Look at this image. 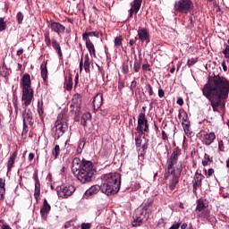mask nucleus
<instances>
[{
    "label": "nucleus",
    "instance_id": "nucleus-1",
    "mask_svg": "<svg viewBox=\"0 0 229 229\" xmlns=\"http://www.w3.org/2000/svg\"><path fill=\"white\" fill-rule=\"evenodd\" d=\"M202 95L209 101L213 112H219V106L224 110L229 96V81L225 76L213 73L202 88Z\"/></svg>",
    "mask_w": 229,
    "mask_h": 229
},
{
    "label": "nucleus",
    "instance_id": "nucleus-2",
    "mask_svg": "<svg viewBox=\"0 0 229 229\" xmlns=\"http://www.w3.org/2000/svg\"><path fill=\"white\" fill-rule=\"evenodd\" d=\"M102 193L106 196H114L121 191V174L117 172L104 174L100 177Z\"/></svg>",
    "mask_w": 229,
    "mask_h": 229
},
{
    "label": "nucleus",
    "instance_id": "nucleus-3",
    "mask_svg": "<svg viewBox=\"0 0 229 229\" xmlns=\"http://www.w3.org/2000/svg\"><path fill=\"white\" fill-rule=\"evenodd\" d=\"M94 174H96V169H94V164L92 161L82 159V165L79 171L73 174V176L77 178L78 182L82 184L90 183L94 180Z\"/></svg>",
    "mask_w": 229,
    "mask_h": 229
},
{
    "label": "nucleus",
    "instance_id": "nucleus-4",
    "mask_svg": "<svg viewBox=\"0 0 229 229\" xmlns=\"http://www.w3.org/2000/svg\"><path fill=\"white\" fill-rule=\"evenodd\" d=\"M179 164L180 165L176 166L175 170H166L165 174V180H168V189L170 191H174L180 182V176H182V171H183V164L182 162Z\"/></svg>",
    "mask_w": 229,
    "mask_h": 229
},
{
    "label": "nucleus",
    "instance_id": "nucleus-5",
    "mask_svg": "<svg viewBox=\"0 0 229 229\" xmlns=\"http://www.w3.org/2000/svg\"><path fill=\"white\" fill-rule=\"evenodd\" d=\"M62 117V114H58L57 120L55 121L54 128L52 129L55 140H58L60 137H64V133L69 130V123L64 121Z\"/></svg>",
    "mask_w": 229,
    "mask_h": 229
},
{
    "label": "nucleus",
    "instance_id": "nucleus-6",
    "mask_svg": "<svg viewBox=\"0 0 229 229\" xmlns=\"http://www.w3.org/2000/svg\"><path fill=\"white\" fill-rule=\"evenodd\" d=\"M133 218L132 226H141L142 223H146L149 219V211L143 209L142 206H140L135 209Z\"/></svg>",
    "mask_w": 229,
    "mask_h": 229
},
{
    "label": "nucleus",
    "instance_id": "nucleus-7",
    "mask_svg": "<svg viewBox=\"0 0 229 229\" xmlns=\"http://www.w3.org/2000/svg\"><path fill=\"white\" fill-rule=\"evenodd\" d=\"M193 8L192 0H178L174 4V10L179 13H189Z\"/></svg>",
    "mask_w": 229,
    "mask_h": 229
},
{
    "label": "nucleus",
    "instance_id": "nucleus-8",
    "mask_svg": "<svg viewBox=\"0 0 229 229\" xmlns=\"http://www.w3.org/2000/svg\"><path fill=\"white\" fill-rule=\"evenodd\" d=\"M182 155V149L178 147L174 148L170 157L166 160V171L175 170L174 165L178 164L180 156Z\"/></svg>",
    "mask_w": 229,
    "mask_h": 229
},
{
    "label": "nucleus",
    "instance_id": "nucleus-9",
    "mask_svg": "<svg viewBox=\"0 0 229 229\" xmlns=\"http://www.w3.org/2000/svg\"><path fill=\"white\" fill-rule=\"evenodd\" d=\"M76 188L73 185L62 184L56 187L57 196L58 198H62V199H67V198L74 194Z\"/></svg>",
    "mask_w": 229,
    "mask_h": 229
},
{
    "label": "nucleus",
    "instance_id": "nucleus-10",
    "mask_svg": "<svg viewBox=\"0 0 229 229\" xmlns=\"http://www.w3.org/2000/svg\"><path fill=\"white\" fill-rule=\"evenodd\" d=\"M136 131H139L141 135H144V133H149V123H148V118H146L145 113H140L138 116Z\"/></svg>",
    "mask_w": 229,
    "mask_h": 229
},
{
    "label": "nucleus",
    "instance_id": "nucleus-11",
    "mask_svg": "<svg viewBox=\"0 0 229 229\" xmlns=\"http://www.w3.org/2000/svg\"><path fill=\"white\" fill-rule=\"evenodd\" d=\"M81 103H83V96L80 93H75L72 98L71 113L78 115L80 110H81Z\"/></svg>",
    "mask_w": 229,
    "mask_h": 229
},
{
    "label": "nucleus",
    "instance_id": "nucleus-12",
    "mask_svg": "<svg viewBox=\"0 0 229 229\" xmlns=\"http://www.w3.org/2000/svg\"><path fill=\"white\" fill-rule=\"evenodd\" d=\"M21 90H22L21 101L23 102L22 106H24L25 108H28V106L31 105V101H33L35 91L33 90V88H27Z\"/></svg>",
    "mask_w": 229,
    "mask_h": 229
},
{
    "label": "nucleus",
    "instance_id": "nucleus-13",
    "mask_svg": "<svg viewBox=\"0 0 229 229\" xmlns=\"http://www.w3.org/2000/svg\"><path fill=\"white\" fill-rule=\"evenodd\" d=\"M205 179V175L202 174H199L198 171L195 173L193 181H192V192L195 196H198V190L201 189L203 185V180Z\"/></svg>",
    "mask_w": 229,
    "mask_h": 229
},
{
    "label": "nucleus",
    "instance_id": "nucleus-14",
    "mask_svg": "<svg viewBox=\"0 0 229 229\" xmlns=\"http://www.w3.org/2000/svg\"><path fill=\"white\" fill-rule=\"evenodd\" d=\"M137 33H138L137 38L138 40H140V42H141V44H144L145 42L146 46H148V44L151 42L149 30L146 28L139 27Z\"/></svg>",
    "mask_w": 229,
    "mask_h": 229
},
{
    "label": "nucleus",
    "instance_id": "nucleus-15",
    "mask_svg": "<svg viewBox=\"0 0 229 229\" xmlns=\"http://www.w3.org/2000/svg\"><path fill=\"white\" fill-rule=\"evenodd\" d=\"M47 24L48 28H50L51 31L57 35H64V33H65V26L58 21H55L53 20L49 21V20H47Z\"/></svg>",
    "mask_w": 229,
    "mask_h": 229
},
{
    "label": "nucleus",
    "instance_id": "nucleus-16",
    "mask_svg": "<svg viewBox=\"0 0 229 229\" xmlns=\"http://www.w3.org/2000/svg\"><path fill=\"white\" fill-rule=\"evenodd\" d=\"M90 64L92 62L90 61V57L89 56V54H86L84 56V64H83V54L81 56V61L79 64L80 72H81L84 69L86 74H90Z\"/></svg>",
    "mask_w": 229,
    "mask_h": 229
},
{
    "label": "nucleus",
    "instance_id": "nucleus-17",
    "mask_svg": "<svg viewBox=\"0 0 229 229\" xmlns=\"http://www.w3.org/2000/svg\"><path fill=\"white\" fill-rule=\"evenodd\" d=\"M51 212V205L47 202V199H44L43 205L40 208V216L44 221L47 220V216Z\"/></svg>",
    "mask_w": 229,
    "mask_h": 229
},
{
    "label": "nucleus",
    "instance_id": "nucleus-18",
    "mask_svg": "<svg viewBox=\"0 0 229 229\" xmlns=\"http://www.w3.org/2000/svg\"><path fill=\"white\" fill-rule=\"evenodd\" d=\"M99 191H101V192H103V184L93 185L85 191L83 198L85 199H89V198H90V196H94V195L98 194V192H99Z\"/></svg>",
    "mask_w": 229,
    "mask_h": 229
},
{
    "label": "nucleus",
    "instance_id": "nucleus-19",
    "mask_svg": "<svg viewBox=\"0 0 229 229\" xmlns=\"http://www.w3.org/2000/svg\"><path fill=\"white\" fill-rule=\"evenodd\" d=\"M198 217H199L201 221H208V223H214V221H216V216L211 215L208 209L200 211V214L198 215Z\"/></svg>",
    "mask_w": 229,
    "mask_h": 229
},
{
    "label": "nucleus",
    "instance_id": "nucleus-20",
    "mask_svg": "<svg viewBox=\"0 0 229 229\" xmlns=\"http://www.w3.org/2000/svg\"><path fill=\"white\" fill-rule=\"evenodd\" d=\"M20 87L21 89H31V76L30 75V73L23 74L20 81Z\"/></svg>",
    "mask_w": 229,
    "mask_h": 229
},
{
    "label": "nucleus",
    "instance_id": "nucleus-21",
    "mask_svg": "<svg viewBox=\"0 0 229 229\" xmlns=\"http://www.w3.org/2000/svg\"><path fill=\"white\" fill-rule=\"evenodd\" d=\"M22 123H29L30 126H33V112L30 108H25L22 113Z\"/></svg>",
    "mask_w": 229,
    "mask_h": 229
},
{
    "label": "nucleus",
    "instance_id": "nucleus-22",
    "mask_svg": "<svg viewBox=\"0 0 229 229\" xmlns=\"http://www.w3.org/2000/svg\"><path fill=\"white\" fill-rule=\"evenodd\" d=\"M93 108L98 111L101 106H103V95L102 93H98L93 98Z\"/></svg>",
    "mask_w": 229,
    "mask_h": 229
},
{
    "label": "nucleus",
    "instance_id": "nucleus-23",
    "mask_svg": "<svg viewBox=\"0 0 229 229\" xmlns=\"http://www.w3.org/2000/svg\"><path fill=\"white\" fill-rule=\"evenodd\" d=\"M216 140V133L209 132L203 135L202 142L205 146H210Z\"/></svg>",
    "mask_w": 229,
    "mask_h": 229
},
{
    "label": "nucleus",
    "instance_id": "nucleus-24",
    "mask_svg": "<svg viewBox=\"0 0 229 229\" xmlns=\"http://www.w3.org/2000/svg\"><path fill=\"white\" fill-rule=\"evenodd\" d=\"M83 165V160L80 159V157H74L72 162V173L74 174V173H77V171H80V168Z\"/></svg>",
    "mask_w": 229,
    "mask_h": 229
},
{
    "label": "nucleus",
    "instance_id": "nucleus-25",
    "mask_svg": "<svg viewBox=\"0 0 229 229\" xmlns=\"http://www.w3.org/2000/svg\"><path fill=\"white\" fill-rule=\"evenodd\" d=\"M37 110L39 115V118L41 119V121H44L46 117V112L44 111V100L42 99V98L41 99L38 100Z\"/></svg>",
    "mask_w": 229,
    "mask_h": 229
},
{
    "label": "nucleus",
    "instance_id": "nucleus-26",
    "mask_svg": "<svg viewBox=\"0 0 229 229\" xmlns=\"http://www.w3.org/2000/svg\"><path fill=\"white\" fill-rule=\"evenodd\" d=\"M17 155L18 152L17 150H15L14 152H13L8 159L7 162V173H10L12 171V168L13 167L14 164H15V160L17 159Z\"/></svg>",
    "mask_w": 229,
    "mask_h": 229
},
{
    "label": "nucleus",
    "instance_id": "nucleus-27",
    "mask_svg": "<svg viewBox=\"0 0 229 229\" xmlns=\"http://www.w3.org/2000/svg\"><path fill=\"white\" fill-rule=\"evenodd\" d=\"M17 155L18 152L17 150H15L14 152H13L8 159L7 162V173H10L12 171V168L13 167L14 164H15V160L17 159Z\"/></svg>",
    "mask_w": 229,
    "mask_h": 229
},
{
    "label": "nucleus",
    "instance_id": "nucleus-28",
    "mask_svg": "<svg viewBox=\"0 0 229 229\" xmlns=\"http://www.w3.org/2000/svg\"><path fill=\"white\" fill-rule=\"evenodd\" d=\"M52 47L55 49V53H57L59 60L64 58V54L62 53V47H60V43L56 41V39H52Z\"/></svg>",
    "mask_w": 229,
    "mask_h": 229
},
{
    "label": "nucleus",
    "instance_id": "nucleus-29",
    "mask_svg": "<svg viewBox=\"0 0 229 229\" xmlns=\"http://www.w3.org/2000/svg\"><path fill=\"white\" fill-rule=\"evenodd\" d=\"M72 75L69 74V76L64 77V89L67 90V92H71L72 90Z\"/></svg>",
    "mask_w": 229,
    "mask_h": 229
},
{
    "label": "nucleus",
    "instance_id": "nucleus-30",
    "mask_svg": "<svg viewBox=\"0 0 229 229\" xmlns=\"http://www.w3.org/2000/svg\"><path fill=\"white\" fill-rule=\"evenodd\" d=\"M89 37H96V38H99V31H85L82 33V40L91 41Z\"/></svg>",
    "mask_w": 229,
    "mask_h": 229
},
{
    "label": "nucleus",
    "instance_id": "nucleus-31",
    "mask_svg": "<svg viewBox=\"0 0 229 229\" xmlns=\"http://www.w3.org/2000/svg\"><path fill=\"white\" fill-rule=\"evenodd\" d=\"M86 44V48L88 49L90 56L96 58V47H94V43L92 41H84Z\"/></svg>",
    "mask_w": 229,
    "mask_h": 229
},
{
    "label": "nucleus",
    "instance_id": "nucleus-32",
    "mask_svg": "<svg viewBox=\"0 0 229 229\" xmlns=\"http://www.w3.org/2000/svg\"><path fill=\"white\" fill-rule=\"evenodd\" d=\"M196 212H203V210H205V208H207V205H205V199H199L196 201Z\"/></svg>",
    "mask_w": 229,
    "mask_h": 229
},
{
    "label": "nucleus",
    "instance_id": "nucleus-33",
    "mask_svg": "<svg viewBox=\"0 0 229 229\" xmlns=\"http://www.w3.org/2000/svg\"><path fill=\"white\" fill-rule=\"evenodd\" d=\"M92 119V114H90L89 112L84 113L81 118V124H82V126L87 127V123H89V121H91Z\"/></svg>",
    "mask_w": 229,
    "mask_h": 229
},
{
    "label": "nucleus",
    "instance_id": "nucleus-34",
    "mask_svg": "<svg viewBox=\"0 0 229 229\" xmlns=\"http://www.w3.org/2000/svg\"><path fill=\"white\" fill-rule=\"evenodd\" d=\"M151 207H153V199H147L141 204V208L143 210H146L147 212H149V208H151Z\"/></svg>",
    "mask_w": 229,
    "mask_h": 229
},
{
    "label": "nucleus",
    "instance_id": "nucleus-35",
    "mask_svg": "<svg viewBox=\"0 0 229 229\" xmlns=\"http://www.w3.org/2000/svg\"><path fill=\"white\" fill-rule=\"evenodd\" d=\"M140 67H142V57H140L137 59V56H135V61L133 64V72H140Z\"/></svg>",
    "mask_w": 229,
    "mask_h": 229
},
{
    "label": "nucleus",
    "instance_id": "nucleus-36",
    "mask_svg": "<svg viewBox=\"0 0 229 229\" xmlns=\"http://www.w3.org/2000/svg\"><path fill=\"white\" fill-rule=\"evenodd\" d=\"M34 198L36 201H38L40 198V181L35 182Z\"/></svg>",
    "mask_w": 229,
    "mask_h": 229
},
{
    "label": "nucleus",
    "instance_id": "nucleus-37",
    "mask_svg": "<svg viewBox=\"0 0 229 229\" xmlns=\"http://www.w3.org/2000/svg\"><path fill=\"white\" fill-rule=\"evenodd\" d=\"M182 126L184 130L185 135H187V137H191L192 135V131H191V122H187V123H182Z\"/></svg>",
    "mask_w": 229,
    "mask_h": 229
},
{
    "label": "nucleus",
    "instance_id": "nucleus-38",
    "mask_svg": "<svg viewBox=\"0 0 229 229\" xmlns=\"http://www.w3.org/2000/svg\"><path fill=\"white\" fill-rule=\"evenodd\" d=\"M40 70H41V78L43 79L44 81H47V65L42 64L40 65Z\"/></svg>",
    "mask_w": 229,
    "mask_h": 229
},
{
    "label": "nucleus",
    "instance_id": "nucleus-39",
    "mask_svg": "<svg viewBox=\"0 0 229 229\" xmlns=\"http://www.w3.org/2000/svg\"><path fill=\"white\" fill-rule=\"evenodd\" d=\"M0 76L3 78H8V76H10V72L8 71L6 64H3L0 68Z\"/></svg>",
    "mask_w": 229,
    "mask_h": 229
},
{
    "label": "nucleus",
    "instance_id": "nucleus-40",
    "mask_svg": "<svg viewBox=\"0 0 229 229\" xmlns=\"http://www.w3.org/2000/svg\"><path fill=\"white\" fill-rule=\"evenodd\" d=\"M131 6L134 8L135 11L140 10V6H142V0H133L132 3H131Z\"/></svg>",
    "mask_w": 229,
    "mask_h": 229
},
{
    "label": "nucleus",
    "instance_id": "nucleus-41",
    "mask_svg": "<svg viewBox=\"0 0 229 229\" xmlns=\"http://www.w3.org/2000/svg\"><path fill=\"white\" fill-rule=\"evenodd\" d=\"M135 146L136 148H140V146H142V134H137V132H135Z\"/></svg>",
    "mask_w": 229,
    "mask_h": 229
},
{
    "label": "nucleus",
    "instance_id": "nucleus-42",
    "mask_svg": "<svg viewBox=\"0 0 229 229\" xmlns=\"http://www.w3.org/2000/svg\"><path fill=\"white\" fill-rule=\"evenodd\" d=\"M60 156V145H55L52 150V157H54L55 160L58 158Z\"/></svg>",
    "mask_w": 229,
    "mask_h": 229
},
{
    "label": "nucleus",
    "instance_id": "nucleus-43",
    "mask_svg": "<svg viewBox=\"0 0 229 229\" xmlns=\"http://www.w3.org/2000/svg\"><path fill=\"white\" fill-rule=\"evenodd\" d=\"M44 38H45V44L47 47H51V37H50L49 31H47L44 33Z\"/></svg>",
    "mask_w": 229,
    "mask_h": 229
},
{
    "label": "nucleus",
    "instance_id": "nucleus-44",
    "mask_svg": "<svg viewBox=\"0 0 229 229\" xmlns=\"http://www.w3.org/2000/svg\"><path fill=\"white\" fill-rule=\"evenodd\" d=\"M148 148H149V139H145V144L141 146V157H144L146 155V149H148Z\"/></svg>",
    "mask_w": 229,
    "mask_h": 229
},
{
    "label": "nucleus",
    "instance_id": "nucleus-45",
    "mask_svg": "<svg viewBox=\"0 0 229 229\" xmlns=\"http://www.w3.org/2000/svg\"><path fill=\"white\" fill-rule=\"evenodd\" d=\"M121 46H123V36H118L114 38V47H116V49H119Z\"/></svg>",
    "mask_w": 229,
    "mask_h": 229
},
{
    "label": "nucleus",
    "instance_id": "nucleus-46",
    "mask_svg": "<svg viewBox=\"0 0 229 229\" xmlns=\"http://www.w3.org/2000/svg\"><path fill=\"white\" fill-rule=\"evenodd\" d=\"M165 225H167V218L161 217L157 222V228H165Z\"/></svg>",
    "mask_w": 229,
    "mask_h": 229
},
{
    "label": "nucleus",
    "instance_id": "nucleus-47",
    "mask_svg": "<svg viewBox=\"0 0 229 229\" xmlns=\"http://www.w3.org/2000/svg\"><path fill=\"white\" fill-rule=\"evenodd\" d=\"M16 21L17 24H22V21H24V13H22V12H18L16 14Z\"/></svg>",
    "mask_w": 229,
    "mask_h": 229
},
{
    "label": "nucleus",
    "instance_id": "nucleus-48",
    "mask_svg": "<svg viewBox=\"0 0 229 229\" xmlns=\"http://www.w3.org/2000/svg\"><path fill=\"white\" fill-rule=\"evenodd\" d=\"M208 162H212V158H210V156H208V154L205 153L204 160L202 161V165L204 167H207V165H208Z\"/></svg>",
    "mask_w": 229,
    "mask_h": 229
},
{
    "label": "nucleus",
    "instance_id": "nucleus-49",
    "mask_svg": "<svg viewBox=\"0 0 229 229\" xmlns=\"http://www.w3.org/2000/svg\"><path fill=\"white\" fill-rule=\"evenodd\" d=\"M145 92H148V96H153V88L151 87V84L146 83L145 84Z\"/></svg>",
    "mask_w": 229,
    "mask_h": 229
},
{
    "label": "nucleus",
    "instance_id": "nucleus-50",
    "mask_svg": "<svg viewBox=\"0 0 229 229\" xmlns=\"http://www.w3.org/2000/svg\"><path fill=\"white\" fill-rule=\"evenodd\" d=\"M6 30V21H4V18H0V32L4 31Z\"/></svg>",
    "mask_w": 229,
    "mask_h": 229
},
{
    "label": "nucleus",
    "instance_id": "nucleus-51",
    "mask_svg": "<svg viewBox=\"0 0 229 229\" xmlns=\"http://www.w3.org/2000/svg\"><path fill=\"white\" fill-rule=\"evenodd\" d=\"M4 194H6V189L4 186H0V200L3 201L4 199Z\"/></svg>",
    "mask_w": 229,
    "mask_h": 229
},
{
    "label": "nucleus",
    "instance_id": "nucleus-52",
    "mask_svg": "<svg viewBox=\"0 0 229 229\" xmlns=\"http://www.w3.org/2000/svg\"><path fill=\"white\" fill-rule=\"evenodd\" d=\"M86 142H87V138H81L80 140H79L78 147L84 149Z\"/></svg>",
    "mask_w": 229,
    "mask_h": 229
},
{
    "label": "nucleus",
    "instance_id": "nucleus-53",
    "mask_svg": "<svg viewBox=\"0 0 229 229\" xmlns=\"http://www.w3.org/2000/svg\"><path fill=\"white\" fill-rule=\"evenodd\" d=\"M141 69L144 72H151V66L149 64H142Z\"/></svg>",
    "mask_w": 229,
    "mask_h": 229
},
{
    "label": "nucleus",
    "instance_id": "nucleus-54",
    "mask_svg": "<svg viewBox=\"0 0 229 229\" xmlns=\"http://www.w3.org/2000/svg\"><path fill=\"white\" fill-rule=\"evenodd\" d=\"M137 88V81L133 80L131 82V86H130V90L131 91L132 94H135V89Z\"/></svg>",
    "mask_w": 229,
    "mask_h": 229
},
{
    "label": "nucleus",
    "instance_id": "nucleus-55",
    "mask_svg": "<svg viewBox=\"0 0 229 229\" xmlns=\"http://www.w3.org/2000/svg\"><path fill=\"white\" fill-rule=\"evenodd\" d=\"M197 63H198L197 58H191V59H188L187 65L188 67H192V65H194V64H197Z\"/></svg>",
    "mask_w": 229,
    "mask_h": 229
},
{
    "label": "nucleus",
    "instance_id": "nucleus-56",
    "mask_svg": "<svg viewBox=\"0 0 229 229\" xmlns=\"http://www.w3.org/2000/svg\"><path fill=\"white\" fill-rule=\"evenodd\" d=\"M182 225V222L179 220L178 222H174L169 229H180Z\"/></svg>",
    "mask_w": 229,
    "mask_h": 229
},
{
    "label": "nucleus",
    "instance_id": "nucleus-57",
    "mask_svg": "<svg viewBox=\"0 0 229 229\" xmlns=\"http://www.w3.org/2000/svg\"><path fill=\"white\" fill-rule=\"evenodd\" d=\"M223 55H225V58H227L229 60V46L225 45V48L223 50Z\"/></svg>",
    "mask_w": 229,
    "mask_h": 229
},
{
    "label": "nucleus",
    "instance_id": "nucleus-58",
    "mask_svg": "<svg viewBox=\"0 0 229 229\" xmlns=\"http://www.w3.org/2000/svg\"><path fill=\"white\" fill-rule=\"evenodd\" d=\"M122 71L124 74H128L130 72V68L128 67V64H123Z\"/></svg>",
    "mask_w": 229,
    "mask_h": 229
},
{
    "label": "nucleus",
    "instance_id": "nucleus-59",
    "mask_svg": "<svg viewBox=\"0 0 229 229\" xmlns=\"http://www.w3.org/2000/svg\"><path fill=\"white\" fill-rule=\"evenodd\" d=\"M218 151L225 152V144L222 140H218Z\"/></svg>",
    "mask_w": 229,
    "mask_h": 229
},
{
    "label": "nucleus",
    "instance_id": "nucleus-60",
    "mask_svg": "<svg viewBox=\"0 0 229 229\" xmlns=\"http://www.w3.org/2000/svg\"><path fill=\"white\" fill-rule=\"evenodd\" d=\"M29 128H28V123H23V129L21 135H28Z\"/></svg>",
    "mask_w": 229,
    "mask_h": 229
},
{
    "label": "nucleus",
    "instance_id": "nucleus-61",
    "mask_svg": "<svg viewBox=\"0 0 229 229\" xmlns=\"http://www.w3.org/2000/svg\"><path fill=\"white\" fill-rule=\"evenodd\" d=\"M182 123H184V124H187L189 122V114H187V112L183 113V116L182 118Z\"/></svg>",
    "mask_w": 229,
    "mask_h": 229
},
{
    "label": "nucleus",
    "instance_id": "nucleus-62",
    "mask_svg": "<svg viewBox=\"0 0 229 229\" xmlns=\"http://www.w3.org/2000/svg\"><path fill=\"white\" fill-rule=\"evenodd\" d=\"M33 180H34V182H40V179H38V170L34 171Z\"/></svg>",
    "mask_w": 229,
    "mask_h": 229
},
{
    "label": "nucleus",
    "instance_id": "nucleus-63",
    "mask_svg": "<svg viewBox=\"0 0 229 229\" xmlns=\"http://www.w3.org/2000/svg\"><path fill=\"white\" fill-rule=\"evenodd\" d=\"M92 227V225L90 223H82L81 224V229H90Z\"/></svg>",
    "mask_w": 229,
    "mask_h": 229
},
{
    "label": "nucleus",
    "instance_id": "nucleus-64",
    "mask_svg": "<svg viewBox=\"0 0 229 229\" xmlns=\"http://www.w3.org/2000/svg\"><path fill=\"white\" fill-rule=\"evenodd\" d=\"M124 89V81H118V90L121 92Z\"/></svg>",
    "mask_w": 229,
    "mask_h": 229
}]
</instances>
